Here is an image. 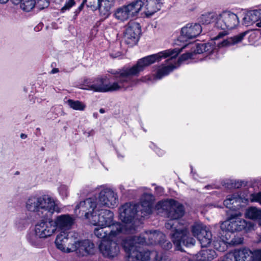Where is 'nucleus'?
<instances>
[{"label": "nucleus", "instance_id": "obj_54", "mask_svg": "<svg viewBox=\"0 0 261 261\" xmlns=\"http://www.w3.org/2000/svg\"><path fill=\"white\" fill-rule=\"evenodd\" d=\"M27 136L25 134H21L20 135V137L21 139H25L27 138Z\"/></svg>", "mask_w": 261, "mask_h": 261}, {"label": "nucleus", "instance_id": "obj_6", "mask_svg": "<svg viewBox=\"0 0 261 261\" xmlns=\"http://www.w3.org/2000/svg\"><path fill=\"white\" fill-rule=\"evenodd\" d=\"M137 208L138 205L131 202L125 203L119 208L120 219L125 224L122 225L123 232L130 233L135 232L133 222L138 212Z\"/></svg>", "mask_w": 261, "mask_h": 261}, {"label": "nucleus", "instance_id": "obj_50", "mask_svg": "<svg viewBox=\"0 0 261 261\" xmlns=\"http://www.w3.org/2000/svg\"><path fill=\"white\" fill-rule=\"evenodd\" d=\"M87 0H83L82 4L79 7L78 9L75 11L76 13H79L80 11L83 9L84 4L87 3Z\"/></svg>", "mask_w": 261, "mask_h": 261}, {"label": "nucleus", "instance_id": "obj_27", "mask_svg": "<svg viewBox=\"0 0 261 261\" xmlns=\"http://www.w3.org/2000/svg\"><path fill=\"white\" fill-rule=\"evenodd\" d=\"M241 200V197L238 194H233L227 196V199L224 201V205L227 208L234 209L239 204L237 205L234 204L237 203H240Z\"/></svg>", "mask_w": 261, "mask_h": 261}, {"label": "nucleus", "instance_id": "obj_5", "mask_svg": "<svg viewBox=\"0 0 261 261\" xmlns=\"http://www.w3.org/2000/svg\"><path fill=\"white\" fill-rule=\"evenodd\" d=\"M122 246L128 254V261H149L150 251L143 250L135 238L128 237L123 240Z\"/></svg>", "mask_w": 261, "mask_h": 261}, {"label": "nucleus", "instance_id": "obj_43", "mask_svg": "<svg viewBox=\"0 0 261 261\" xmlns=\"http://www.w3.org/2000/svg\"><path fill=\"white\" fill-rule=\"evenodd\" d=\"M76 4L75 0H66L64 6L62 8L61 11L64 12L69 10Z\"/></svg>", "mask_w": 261, "mask_h": 261}, {"label": "nucleus", "instance_id": "obj_47", "mask_svg": "<svg viewBox=\"0 0 261 261\" xmlns=\"http://www.w3.org/2000/svg\"><path fill=\"white\" fill-rule=\"evenodd\" d=\"M119 47H116L112 49V50L110 53L111 57L113 58H115L120 56L121 55V53L120 51V50H119Z\"/></svg>", "mask_w": 261, "mask_h": 261}, {"label": "nucleus", "instance_id": "obj_16", "mask_svg": "<svg viewBox=\"0 0 261 261\" xmlns=\"http://www.w3.org/2000/svg\"><path fill=\"white\" fill-rule=\"evenodd\" d=\"M74 218L70 215L63 214L57 216L53 221L56 229L58 228L67 231L71 228L74 223Z\"/></svg>", "mask_w": 261, "mask_h": 261}, {"label": "nucleus", "instance_id": "obj_45", "mask_svg": "<svg viewBox=\"0 0 261 261\" xmlns=\"http://www.w3.org/2000/svg\"><path fill=\"white\" fill-rule=\"evenodd\" d=\"M49 2L48 0H38L36 5L40 10H42L48 7Z\"/></svg>", "mask_w": 261, "mask_h": 261}, {"label": "nucleus", "instance_id": "obj_28", "mask_svg": "<svg viewBox=\"0 0 261 261\" xmlns=\"http://www.w3.org/2000/svg\"><path fill=\"white\" fill-rule=\"evenodd\" d=\"M208 229L205 225L199 222L195 223L191 226L192 232L197 239L201 234L203 235L204 233H205V231Z\"/></svg>", "mask_w": 261, "mask_h": 261}, {"label": "nucleus", "instance_id": "obj_13", "mask_svg": "<svg viewBox=\"0 0 261 261\" xmlns=\"http://www.w3.org/2000/svg\"><path fill=\"white\" fill-rule=\"evenodd\" d=\"M141 32V26L139 23L134 21L129 22L126 27L124 34L126 43L131 46L136 44L138 41Z\"/></svg>", "mask_w": 261, "mask_h": 261}, {"label": "nucleus", "instance_id": "obj_37", "mask_svg": "<svg viewBox=\"0 0 261 261\" xmlns=\"http://www.w3.org/2000/svg\"><path fill=\"white\" fill-rule=\"evenodd\" d=\"M226 237L225 239L224 236L222 234H221V239L223 241V242H226V243H228L229 244H231L233 245H240L243 243V238L237 236L233 238L230 241H228L229 239L226 237V234H225Z\"/></svg>", "mask_w": 261, "mask_h": 261}, {"label": "nucleus", "instance_id": "obj_32", "mask_svg": "<svg viewBox=\"0 0 261 261\" xmlns=\"http://www.w3.org/2000/svg\"><path fill=\"white\" fill-rule=\"evenodd\" d=\"M216 256V253L215 250L212 249H205L200 251L198 255L200 260H211L213 259Z\"/></svg>", "mask_w": 261, "mask_h": 261}, {"label": "nucleus", "instance_id": "obj_12", "mask_svg": "<svg viewBox=\"0 0 261 261\" xmlns=\"http://www.w3.org/2000/svg\"><path fill=\"white\" fill-rule=\"evenodd\" d=\"M123 232V227L120 223H116L112 227L99 226L94 229V234L99 239H111L118 233Z\"/></svg>", "mask_w": 261, "mask_h": 261}, {"label": "nucleus", "instance_id": "obj_4", "mask_svg": "<svg viewBox=\"0 0 261 261\" xmlns=\"http://www.w3.org/2000/svg\"><path fill=\"white\" fill-rule=\"evenodd\" d=\"M241 216L240 212L231 214L227 220L220 224V227L223 232L233 233L242 230L247 232L253 229V224L242 219Z\"/></svg>", "mask_w": 261, "mask_h": 261}, {"label": "nucleus", "instance_id": "obj_48", "mask_svg": "<svg viewBox=\"0 0 261 261\" xmlns=\"http://www.w3.org/2000/svg\"><path fill=\"white\" fill-rule=\"evenodd\" d=\"M243 185H246V184L242 180L234 181V182L232 183V186L237 189L240 188Z\"/></svg>", "mask_w": 261, "mask_h": 261}, {"label": "nucleus", "instance_id": "obj_44", "mask_svg": "<svg viewBox=\"0 0 261 261\" xmlns=\"http://www.w3.org/2000/svg\"><path fill=\"white\" fill-rule=\"evenodd\" d=\"M252 261H261V249H257L252 252Z\"/></svg>", "mask_w": 261, "mask_h": 261}, {"label": "nucleus", "instance_id": "obj_25", "mask_svg": "<svg viewBox=\"0 0 261 261\" xmlns=\"http://www.w3.org/2000/svg\"><path fill=\"white\" fill-rule=\"evenodd\" d=\"M67 236V231H63L57 235L55 240V244L57 247L61 251L66 252V246L68 243Z\"/></svg>", "mask_w": 261, "mask_h": 261}, {"label": "nucleus", "instance_id": "obj_24", "mask_svg": "<svg viewBox=\"0 0 261 261\" xmlns=\"http://www.w3.org/2000/svg\"><path fill=\"white\" fill-rule=\"evenodd\" d=\"M114 1L101 0L98 7L100 15L104 18H107L111 13V9L114 6Z\"/></svg>", "mask_w": 261, "mask_h": 261}, {"label": "nucleus", "instance_id": "obj_14", "mask_svg": "<svg viewBox=\"0 0 261 261\" xmlns=\"http://www.w3.org/2000/svg\"><path fill=\"white\" fill-rule=\"evenodd\" d=\"M100 252L103 256L108 258H113L119 253L120 247L115 242L102 240L99 245Z\"/></svg>", "mask_w": 261, "mask_h": 261}, {"label": "nucleus", "instance_id": "obj_39", "mask_svg": "<svg viewBox=\"0 0 261 261\" xmlns=\"http://www.w3.org/2000/svg\"><path fill=\"white\" fill-rule=\"evenodd\" d=\"M101 0H87V6L90 8L91 10H96L99 6Z\"/></svg>", "mask_w": 261, "mask_h": 261}, {"label": "nucleus", "instance_id": "obj_3", "mask_svg": "<svg viewBox=\"0 0 261 261\" xmlns=\"http://www.w3.org/2000/svg\"><path fill=\"white\" fill-rule=\"evenodd\" d=\"M25 207L28 211L36 212L44 218L51 217L55 212H61L54 199L47 195L30 197L26 201Z\"/></svg>", "mask_w": 261, "mask_h": 261}, {"label": "nucleus", "instance_id": "obj_30", "mask_svg": "<svg viewBox=\"0 0 261 261\" xmlns=\"http://www.w3.org/2000/svg\"><path fill=\"white\" fill-rule=\"evenodd\" d=\"M218 16L215 12H206L200 16L199 21L203 24H208L215 20L217 21Z\"/></svg>", "mask_w": 261, "mask_h": 261}, {"label": "nucleus", "instance_id": "obj_17", "mask_svg": "<svg viewBox=\"0 0 261 261\" xmlns=\"http://www.w3.org/2000/svg\"><path fill=\"white\" fill-rule=\"evenodd\" d=\"M202 31V28L198 23L188 24L181 30V36L188 39H192L198 36Z\"/></svg>", "mask_w": 261, "mask_h": 261}, {"label": "nucleus", "instance_id": "obj_59", "mask_svg": "<svg viewBox=\"0 0 261 261\" xmlns=\"http://www.w3.org/2000/svg\"><path fill=\"white\" fill-rule=\"evenodd\" d=\"M19 174V172L17 171L16 172V174Z\"/></svg>", "mask_w": 261, "mask_h": 261}, {"label": "nucleus", "instance_id": "obj_7", "mask_svg": "<svg viewBox=\"0 0 261 261\" xmlns=\"http://www.w3.org/2000/svg\"><path fill=\"white\" fill-rule=\"evenodd\" d=\"M239 23L238 16L230 11H224L219 15L217 21L216 22V27L223 30L217 36L214 38L217 40L227 35L226 30H231L236 28Z\"/></svg>", "mask_w": 261, "mask_h": 261}, {"label": "nucleus", "instance_id": "obj_11", "mask_svg": "<svg viewBox=\"0 0 261 261\" xmlns=\"http://www.w3.org/2000/svg\"><path fill=\"white\" fill-rule=\"evenodd\" d=\"M99 207L97 205V199L95 197H91L80 202L76 206L75 212L77 213V210H79V213L80 212H82L83 214L84 213L86 218L89 219L90 221L92 219L91 215H95L97 212V210L94 211V210L96 208L98 209Z\"/></svg>", "mask_w": 261, "mask_h": 261}, {"label": "nucleus", "instance_id": "obj_23", "mask_svg": "<svg viewBox=\"0 0 261 261\" xmlns=\"http://www.w3.org/2000/svg\"><path fill=\"white\" fill-rule=\"evenodd\" d=\"M247 33V32H244L233 37H228L226 39L219 42L217 46L219 47H226L240 43L242 41Z\"/></svg>", "mask_w": 261, "mask_h": 261}, {"label": "nucleus", "instance_id": "obj_49", "mask_svg": "<svg viewBox=\"0 0 261 261\" xmlns=\"http://www.w3.org/2000/svg\"><path fill=\"white\" fill-rule=\"evenodd\" d=\"M9 0H0V3L1 4H5ZM11 1L14 4V5H18L19 4L21 0H11Z\"/></svg>", "mask_w": 261, "mask_h": 261}, {"label": "nucleus", "instance_id": "obj_31", "mask_svg": "<svg viewBox=\"0 0 261 261\" xmlns=\"http://www.w3.org/2000/svg\"><path fill=\"white\" fill-rule=\"evenodd\" d=\"M197 240L200 243L201 247H207L211 244L212 241V232L208 229L203 235L200 236Z\"/></svg>", "mask_w": 261, "mask_h": 261}, {"label": "nucleus", "instance_id": "obj_20", "mask_svg": "<svg viewBox=\"0 0 261 261\" xmlns=\"http://www.w3.org/2000/svg\"><path fill=\"white\" fill-rule=\"evenodd\" d=\"M78 244L76 251H78L82 256H86L94 253V244L89 240L80 241Z\"/></svg>", "mask_w": 261, "mask_h": 261}, {"label": "nucleus", "instance_id": "obj_57", "mask_svg": "<svg viewBox=\"0 0 261 261\" xmlns=\"http://www.w3.org/2000/svg\"><path fill=\"white\" fill-rule=\"evenodd\" d=\"M160 190H159V191H163V189L162 188H159Z\"/></svg>", "mask_w": 261, "mask_h": 261}, {"label": "nucleus", "instance_id": "obj_38", "mask_svg": "<svg viewBox=\"0 0 261 261\" xmlns=\"http://www.w3.org/2000/svg\"><path fill=\"white\" fill-rule=\"evenodd\" d=\"M152 254L154 255L153 261H168L169 260L168 256L165 253L153 252Z\"/></svg>", "mask_w": 261, "mask_h": 261}, {"label": "nucleus", "instance_id": "obj_40", "mask_svg": "<svg viewBox=\"0 0 261 261\" xmlns=\"http://www.w3.org/2000/svg\"><path fill=\"white\" fill-rule=\"evenodd\" d=\"M164 238H161L158 243L163 249L166 250H169L172 248V244L170 241L165 240Z\"/></svg>", "mask_w": 261, "mask_h": 261}, {"label": "nucleus", "instance_id": "obj_42", "mask_svg": "<svg viewBox=\"0 0 261 261\" xmlns=\"http://www.w3.org/2000/svg\"><path fill=\"white\" fill-rule=\"evenodd\" d=\"M209 47H211L209 43L199 44L197 46L196 53L201 54L203 52L208 51L210 50Z\"/></svg>", "mask_w": 261, "mask_h": 261}, {"label": "nucleus", "instance_id": "obj_19", "mask_svg": "<svg viewBox=\"0 0 261 261\" xmlns=\"http://www.w3.org/2000/svg\"><path fill=\"white\" fill-rule=\"evenodd\" d=\"M153 201V196L151 194H145L143 195L141 201V211L144 216L152 213Z\"/></svg>", "mask_w": 261, "mask_h": 261}, {"label": "nucleus", "instance_id": "obj_1", "mask_svg": "<svg viewBox=\"0 0 261 261\" xmlns=\"http://www.w3.org/2000/svg\"><path fill=\"white\" fill-rule=\"evenodd\" d=\"M185 47H184V48ZM174 48L161 51L158 54L147 56L138 60L137 63L132 67H124L116 72L111 71L114 75V79L116 81L112 84L109 83L106 76L98 77L92 80H85L84 89L98 92H107L118 91L121 89H127L135 86L138 82L136 77L147 67L156 61H160L162 58L171 57L166 61L169 63L167 66L159 68L155 75V79L160 80L168 75L174 69L177 67L173 64L175 63V57L182 50Z\"/></svg>", "mask_w": 261, "mask_h": 261}, {"label": "nucleus", "instance_id": "obj_29", "mask_svg": "<svg viewBox=\"0 0 261 261\" xmlns=\"http://www.w3.org/2000/svg\"><path fill=\"white\" fill-rule=\"evenodd\" d=\"M145 239H148L151 243H156L159 242L162 238H165V235L161 232L158 230H148L146 231Z\"/></svg>", "mask_w": 261, "mask_h": 261}, {"label": "nucleus", "instance_id": "obj_52", "mask_svg": "<svg viewBox=\"0 0 261 261\" xmlns=\"http://www.w3.org/2000/svg\"><path fill=\"white\" fill-rule=\"evenodd\" d=\"M256 25L258 27H261V18L257 22H256Z\"/></svg>", "mask_w": 261, "mask_h": 261}, {"label": "nucleus", "instance_id": "obj_10", "mask_svg": "<svg viewBox=\"0 0 261 261\" xmlns=\"http://www.w3.org/2000/svg\"><path fill=\"white\" fill-rule=\"evenodd\" d=\"M118 204V195L113 190L106 188L100 192L97 201V205L99 207L105 206L110 208H113L116 206Z\"/></svg>", "mask_w": 261, "mask_h": 261}, {"label": "nucleus", "instance_id": "obj_18", "mask_svg": "<svg viewBox=\"0 0 261 261\" xmlns=\"http://www.w3.org/2000/svg\"><path fill=\"white\" fill-rule=\"evenodd\" d=\"M230 257H232L233 261H252V251L249 249L236 250L233 252L228 253Z\"/></svg>", "mask_w": 261, "mask_h": 261}, {"label": "nucleus", "instance_id": "obj_8", "mask_svg": "<svg viewBox=\"0 0 261 261\" xmlns=\"http://www.w3.org/2000/svg\"><path fill=\"white\" fill-rule=\"evenodd\" d=\"M143 5L144 3L141 0H136L127 5L117 9L114 16L118 20L124 21L137 15Z\"/></svg>", "mask_w": 261, "mask_h": 261}, {"label": "nucleus", "instance_id": "obj_9", "mask_svg": "<svg viewBox=\"0 0 261 261\" xmlns=\"http://www.w3.org/2000/svg\"><path fill=\"white\" fill-rule=\"evenodd\" d=\"M91 223L98 226L112 227L116 223H113L114 214L110 210L98 208L95 215H91Z\"/></svg>", "mask_w": 261, "mask_h": 261}, {"label": "nucleus", "instance_id": "obj_53", "mask_svg": "<svg viewBox=\"0 0 261 261\" xmlns=\"http://www.w3.org/2000/svg\"><path fill=\"white\" fill-rule=\"evenodd\" d=\"M59 71V69L58 68H54L51 70L52 73H55L56 72H58Z\"/></svg>", "mask_w": 261, "mask_h": 261}, {"label": "nucleus", "instance_id": "obj_36", "mask_svg": "<svg viewBox=\"0 0 261 261\" xmlns=\"http://www.w3.org/2000/svg\"><path fill=\"white\" fill-rule=\"evenodd\" d=\"M67 102L71 108L75 110L84 111L86 108V105L79 100L68 99Z\"/></svg>", "mask_w": 261, "mask_h": 261}, {"label": "nucleus", "instance_id": "obj_46", "mask_svg": "<svg viewBox=\"0 0 261 261\" xmlns=\"http://www.w3.org/2000/svg\"><path fill=\"white\" fill-rule=\"evenodd\" d=\"M192 54L190 53H187L182 54L178 60V66L179 64L184 61H185L188 59L191 58L192 56Z\"/></svg>", "mask_w": 261, "mask_h": 261}, {"label": "nucleus", "instance_id": "obj_51", "mask_svg": "<svg viewBox=\"0 0 261 261\" xmlns=\"http://www.w3.org/2000/svg\"><path fill=\"white\" fill-rule=\"evenodd\" d=\"M232 257L230 256L228 253H227L224 257V259L222 261H233Z\"/></svg>", "mask_w": 261, "mask_h": 261}, {"label": "nucleus", "instance_id": "obj_26", "mask_svg": "<svg viewBox=\"0 0 261 261\" xmlns=\"http://www.w3.org/2000/svg\"><path fill=\"white\" fill-rule=\"evenodd\" d=\"M76 233L73 232H67V252H70L76 251L77 250V246L79 245V240H77L75 237Z\"/></svg>", "mask_w": 261, "mask_h": 261}, {"label": "nucleus", "instance_id": "obj_15", "mask_svg": "<svg viewBox=\"0 0 261 261\" xmlns=\"http://www.w3.org/2000/svg\"><path fill=\"white\" fill-rule=\"evenodd\" d=\"M35 231L40 237L46 238L56 232V228L53 220L49 219L48 221H42L36 225Z\"/></svg>", "mask_w": 261, "mask_h": 261}, {"label": "nucleus", "instance_id": "obj_34", "mask_svg": "<svg viewBox=\"0 0 261 261\" xmlns=\"http://www.w3.org/2000/svg\"><path fill=\"white\" fill-rule=\"evenodd\" d=\"M19 4L22 10L29 12L34 8L36 2L35 0H21Z\"/></svg>", "mask_w": 261, "mask_h": 261}, {"label": "nucleus", "instance_id": "obj_55", "mask_svg": "<svg viewBox=\"0 0 261 261\" xmlns=\"http://www.w3.org/2000/svg\"><path fill=\"white\" fill-rule=\"evenodd\" d=\"M105 110H104L103 109H100L99 110V112H100V113H105Z\"/></svg>", "mask_w": 261, "mask_h": 261}, {"label": "nucleus", "instance_id": "obj_41", "mask_svg": "<svg viewBox=\"0 0 261 261\" xmlns=\"http://www.w3.org/2000/svg\"><path fill=\"white\" fill-rule=\"evenodd\" d=\"M250 200L252 202H257L261 205V192L251 194Z\"/></svg>", "mask_w": 261, "mask_h": 261}, {"label": "nucleus", "instance_id": "obj_60", "mask_svg": "<svg viewBox=\"0 0 261 261\" xmlns=\"http://www.w3.org/2000/svg\"><path fill=\"white\" fill-rule=\"evenodd\" d=\"M260 225H261V223H260Z\"/></svg>", "mask_w": 261, "mask_h": 261}, {"label": "nucleus", "instance_id": "obj_21", "mask_svg": "<svg viewBox=\"0 0 261 261\" xmlns=\"http://www.w3.org/2000/svg\"><path fill=\"white\" fill-rule=\"evenodd\" d=\"M163 5L162 0H146L145 13L146 16L153 15L161 9Z\"/></svg>", "mask_w": 261, "mask_h": 261}, {"label": "nucleus", "instance_id": "obj_35", "mask_svg": "<svg viewBox=\"0 0 261 261\" xmlns=\"http://www.w3.org/2000/svg\"><path fill=\"white\" fill-rule=\"evenodd\" d=\"M35 230V232L30 233L28 236L30 243L34 246H39L41 244V239Z\"/></svg>", "mask_w": 261, "mask_h": 261}, {"label": "nucleus", "instance_id": "obj_56", "mask_svg": "<svg viewBox=\"0 0 261 261\" xmlns=\"http://www.w3.org/2000/svg\"><path fill=\"white\" fill-rule=\"evenodd\" d=\"M160 190H159V191H163V189L162 188H159Z\"/></svg>", "mask_w": 261, "mask_h": 261}, {"label": "nucleus", "instance_id": "obj_33", "mask_svg": "<svg viewBox=\"0 0 261 261\" xmlns=\"http://www.w3.org/2000/svg\"><path fill=\"white\" fill-rule=\"evenodd\" d=\"M245 216L250 219L261 220V210L255 207H249L246 211Z\"/></svg>", "mask_w": 261, "mask_h": 261}, {"label": "nucleus", "instance_id": "obj_2", "mask_svg": "<svg viewBox=\"0 0 261 261\" xmlns=\"http://www.w3.org/2000/svg\"><path fill=\"white\" fill-rule=\"evenodd\" d=\"M156 208L166 213L170 219L165 223V227L171 231L170 236L178 250L182 251V247H191L194 245L195 239L189 236L188 229L181 227L176 220L182 217L185 213L184 206L173 199L158 202Z\"/></svg>", "mask_w": 261, "mask_h": 261}, {"label": "nucleus", "instance_id": "obj_22", "mask_svg": "<svg viewBox=\"0 0 261 261\" xmlns=\"http://www.w3.org/2000/svg\"><path fill=\"white\" fill-rule=\"evenodd\" d=\"M261 18V10H255L248 11L243 19V23L250 25L257 22Z\"/></svg>", "mask_w": 261, "mask_h": 261}, {"label": "nucleus", "instance_id": "obj_58", "mask_svg": "<svg viewBox=\"0 0 261 261\" xmlns=\"http://www.w3.org/2000/svg\"><path fill=\"white\" fill-rule=\"evenodd\" d=\"M211 186H206L205 187V188H208V187H210Z\"/></svg>", "mask_w": 261, "mask_h": 261}]
</instances>
